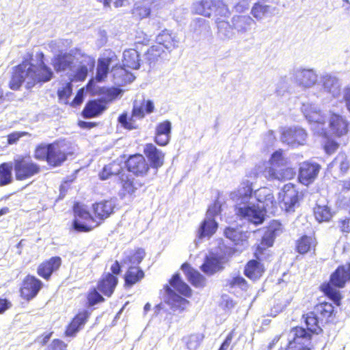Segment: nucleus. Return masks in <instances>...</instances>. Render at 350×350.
Instances as JSON below:
<instances>
[{
	"mask_svg": "<svg viewBox=\"0 0 350 350\" xmlns=\"http://www.w3.org/2000/svg\"><path fill=\"white\" fill-rule=\"evenodd\" d=\"M89 316L90 312L85 310L77 314L68 325L66 331V335L74 336L85 325Z\"/></svg>",
	"mask_w": 350,
	"mask_h": 350,
	"instance_id": "nucleus-33",
	"label": "nucleus"
},
{
	"mask_svg": "<svg viewBox=\"0 0 350 350\" xmlns=\"http://www.w3.org/2000/svg\"><path fill=\"white\" fill-rule=\"evenodd\" d=\"M181 269L193 286L201 288L205 286L206 279L199 271L193 269L187 263L183 264Z\"/></svg>",
	"mask_w": 350,
	"mask_h": 350,
	"instance_id": "nucleus-29",
	"label": "nucleus"
},
{
	"mask_svg": "<svg viewBox=\"0 0 350 350\" xmlns=\"http://www.w3.org/2000/svg\"><path fill=\"white\" fill-rule=\"evenodd\" d=\"M288 159L281 150L275 151L267 166L262 172L263 176L269 181H284L293 178L296 172L294 168L288 167Z\"/></svg>",
	"mask_w": 350,
	"mask_h": 350,
	"instance_id": "nucleus-2",
	"label": "nucleus"
},
{
	"mask_svg": "<svg viewBox=\"0 0 350 350\" xmlns=\"http://www.w3.org/2000/svg\"><path fill=\"white\" fill-rule=\"evenodd\" d=\"M27 89H31L38 83L48 82L53 77V72L46 66L42 60L38 65L27 64Z\"/></svg>",
	"mask_w": 350,
	"mask_h": 350,
	"instance_id": "nucleus-5",
	"label": "nucleus"
},
{
	"mask_svg": "<svg viewBox=\"0 0 350 350\" xmlns=\"http://www.w3.org/2000/svg\"><path fill=\"white\" fill-rule=\"evenodd\" d=\"M144 153L150 161L152 167L158 168L163 164L164 154L152 144L146 145Z\"/></svg>",
	"mask_w": 350,
	"mask_h": 350,
	"instance_id": "nucleus-27",
	"label": "nucleus"
},
{
	"mask_svg": "<svg viewBox=\"0 0 350 350\" xmlns=\"http://www.w3.org/2000/svg\"><path fill=\"white\" fill-rule=\"evenodd\" d=\"M314 214L319 222L328 221L332 217L330 209L326 205L321 206L317 204L314 208Z\"/></svg>",
	"mask_w": 350,
	"mask_h": 350,
	"instance_id": "nucleus-50",
	"label": "nucleus"
},
{
	"mask_svg": "<svg viewBox=\"0 0 350 350\" xmlns=\"http://www.w3.org/2000/svg\"><path fill=\"white\" fill-rule=\"evenodd\" d=\"M320 83L324 92L334 98L340 95L341 84L336 76L325 74L321 76Z\"/></svg>",
	"mask_w": 350,
	"mask_h": 350,
	"instance_id": "nucleus-19",
	"label": "nucleus"
},
{
	"mask_svg": "<svg viewBox=\"0 0 350 350\" xmlns=\"http://www.w3.org/2000/svg\"><path fill=\"white\" fill-rule=\"evenodd\" d=\"M221 204L217 200L207 210L206 217L202 222L198 234V240L205 237H211L217 230L218 224L215 220V216L221 212Z\"/></svg>",
	"mask_w": 350,
	"mask_h": 350,
	"instance_id": "nucleus-7",
	"label": "nucleus"
},
{
	"mask_svg": "<svg viewBox=\"0 0 350 350\" xmlns=\"http://www.w3.org/2000/svg\"><path fill=\"white\" fill-rule=\"evenodd\" d=\"M77 63H79V66L77 68L75 67L74 68L71 75L72 80L82 81L86 79L88 71L94 69L95 59L81 51V55H79V59Z\"/></svg>",
	"mask_w": 350,
	"mask_h": 350,
	"instance_id": "nucleus-13",
	"label": "nucleus"
},
{
	"mask_svg": "<svg viewBox=\"0 0 350 350\" xmlns=\"http://www.w3.org/2000/svg\"><path fill=\"white\" fill-rule=\"evenodd\" d=\"M172 124L165 120L159 123L156 128L155 142L159 146H166L170 141Z\"/></svg>",
	"mask_w": 350,
	"mask_h": 350,
	"instance_id": "nucleus-25",
	"label": "nucleus"
},
{
	"mask_svg": "<svg viewBox=\"0 0 350 350\" xmlns=\"http://www.w3.org/2000/svg\"><path fill=\"white\" fill-rule=\"evenodd\" d=\"M49 150L50 144L38 146L35 150V158L39 160H46L47 161Z\"/></svg>",
	"mask_w": 350,
	"mask_h": 350,
	"instance_id": "nucleus-55",
	"label": "nucleus"
},
{
	"mask_svg": "<svg viewBox=\"0 0 350 350\" xmlns=\"http://www.w3.org/2000/svg\"><path fill=\"white\" fill-rule=\"evenodd\" d=\"M290 89V85L288 84V79L286 77H281L276 85V93L278 95H282L284 92H288Z\"/></svg>",
	"mask_w": 350,
	"mask_h": 350,
	"instance_id": "nucleus-59",
	"label": "nucleus"
},
{
	"mask_svg": "<svg viewBox=\"0 0 350 350\" xmlns=\"http://www.w3.org/2000/svg\"><path fill=\"white\" fill-rule=\"evenodd\" d=\"M331 165L332 166H338L340 169V171L343 173H345L349 167V163L347 161V157L344 153L338 154L335 159L332 161Z\"/></svg>",
	"mask_w": 350,
	"mask_h": 350,
	"instance_id": "nucleus-53",
	"label": "nucleus"
},
{
	"mask_svg": "<svg viewBox=\"0 0 350 350\" xmlns=\"http://www.w3.org/2000/svg\"><path fill=\"white\" fill-rule=\"evenodd\" d=\"M319 317L317 316L314 311L308 312L306 315H304L307 329L310 332L318 333V331L321 330L320 323H321V321Z\"/></svg>",
	"mask_w": 350,
	"mask_h": 350,
	"instance_id": "nucleus-47",
	"label": "nucleus"
},
{
	"mask_svg": "<svg viewBox=\"0 0 350 350\" xmlns=\"http://www.w3.org/2000/svg\"><path fill=\"white\" fill-rule=\"evenodd\" d=\"M179 42L180 40L176 34L167 29L163 30L156 37V44L161 46L163 49H165L169 52L177 48Z\"/></svg>",
	"mask_w": 350,
	"mask_h": 350,
	"instance_id": "nucleus-18",
	"label": "nucleus"
},
{
	"mask_svg": "<svg viewBox=\"0 0 350 350\" xmlns=\"http://www.w3.org/2000/svg\"><path fill=\"white\" fill-rule=\"evenodd\" d=\"M163 54H165L164 49L161 46L154 44L149 48L145 53L144 60L150 66L156 62L159 57H161Z\"/></svg>",
	"mask_w": 350,
	"mask_h": 350,
	"instance_id": "nucleus-46",
	"label": "nucleus"
},
{
	"mask_svg": "<svg viewBox=\"0 0 350 350\" xmlns=\"http://www.w3.org/2000/svg\"><path fill=\"white\" fill-rule=\"evenodd\" d=\"M67 156L65 150L62 149L59 144H51L47 163L52 166L61 165L66 160Z\"/></svg>",
	"mask_w": 350,
	"mask_h": 350,
	"instance_id": "nucleus-24",
	"label": "nucleus"
},
{
	"mask_svg": "<svg viewBox=\"0 0 350 350\" xmlns=\"http://www.w3.org/2000/svg\"><path fill=\"white\" fill-rule=\"evenodd\" d=\"M282 192V208L286 212L294 211L295 207L299 205L301 196L299 191L295 189L294 185L288 183L284 186Z\"/></svg>",
	"mask_w": 350,
	"mask_h": 350,
	"instance_id": "nucleus-14",
	"label": "nucleus"
},
{
	"mask_svg": "<svg viewBox=\"0 0 350 350\" xmlns=\"http://www.w3.org/2000/svg\"><path fill=\"white\" fill-rule=\"evenodd\" d=\"M145 113L146 112L141 103L138 104L137 102L135 101L132 111L133 116L137 119L141 120L145 116Z\"/></svg>",
	"mask_w": 350,
	"mask_h": 350,
	"instance_id": "nucleus-61",
	"label": "nucleus"
},
{
	"mask_svg": "<svg viewBox=\"0 0 350 350\" xmlns=\"http://www.w3.org/2000/svg\"><path fill=\"white\" fill-rule=\"evenodd\" d=\"M301 111L306 120L312 124V129L314 132L319 135L325 136V117L322 114L318 107L310 103H304L301 107Z\"/></svg>",
	"mask_w": 350,
	"mask_h": 350,
	"instance_id": "nucleus-6",
	"label": "nucleus"
},
{
	"mask_svg": "<svg viewBox=\"0 0 350 350\" xmlns=\"http://www.w3.org/2000/svg\"><path fill=\"white\" fill-rule=\"evenodd\" d=\"M27 64H23L17 66L12 77L10 81V88L12 90H17L23 82L26 83L27 88Z\"/></svg>",
	"mask_w": 350,
	"mask_h": 350,
	"instance_id": "nucleus-28",
	"label": "nucleus"
},
{
	"mask_svg": "<svg viewBox=\"0 0 350 350\" xmlns=\"http://www.w3.org/2000/svg\"><path fill=\"white\" fill-rule=\"evenodd\" d=\"M144 277V271L137 266H129L125 274V283L127 286H133Z\"/></svg>",
	"mask_w": 350,
	"mask_h": 350,
	"instance_id": "nucleus-39",
	"label": "nucleus"
},
{
	"mask_svg": "<svg viewBox=\"0 0 350 350\" xmlns=\"http://www.w3.org/2000/svg\"><path fill=\"white\" fill-rule=\"evenodd\" d=\"M230 197L234 202L237 215L255 225L262 224L265 211L274 208L277 204L269 188L262 187L253 192L252 184L249 181L241 183L237 191L230 193Z\"/></svg>",
	"mask_w": 350,
	"mask_h": 350,
	"instance_id": "nucleus-1",
	"label": "nucleus"
},
{
	"mask_svg": "<svg viewBox=\"0 0 350 350\" xmlns=\"http://www.w3.org/2000/svg\"><path fill=\"white\" fill-rule=\"evenodd\" d=\"M232 23L234 29L240 34L248 32L255 24L254 20L247 15L235 16L232 18Z\"/></svg>",
	"mask_w": 350,
	"mask_h": 350,
	"instance_id": "nucleus-30",
	"label": "nucleus"
},
{
	"mask_svg": "<svg viewBox=\"0 0 350 350\" xmlns=\"http://www.w3.org/2000/svg\"><path fill=\"white\" fill-rule=\"evenodd\" d=\"M80 55H81L80 49L72 50L68 53L59 54L53 62L55 70L57 72L73 71Z\"/></svg>",
	"mask_w": 350,
	"mask_h": 350,
	"instance_id": "nucleus-10",
	"label": "nucleus"
},
{
	"mask_svg": "<svg viewBox=\"0 0 350 350\" xmlns=\"http://www.w3.org/2000/svg\"><path fill=\"white\" fill-rule=\"evenodd\" d=\"M111 62L112 59L111 57L100 58L98 59L96 74V80L98 82L103 81L107 77Z\"/></svg>",
	"mask_w": 350,
	"mask_h": 350,
	"instance_id": "nucleus-41",
	"label": "nucleus"
},
{
	"mask_svg": "<svg viewBox=\"0 0 350 350\" xmlns=\"http://www.w3.org/2000/svg\"><path fill=\"white\" fill-rule=\"evenodd\" d=\"M230 6L235 10L237 12H243L248 9L250 0H230ZM228 7L229 5H227Z\"/></svg>",
	"mask_w": 350,
	"mask_h": 350,
	"instance_id": "nucleus-56",
	"label": "nucleus"
},
{
	"mask_svg": "<svg viewBox=\"0 0 350 350\" xmlns=\"http://www.w3.org/2000/svg\"><path fill=\"white\" fill-rule=\"evenodd\" d=\"M317 163L304 162L301 164L299 171V180L301 183L308 185L316 179L320 170Z\"/></svg>",
	"mask_w": 350,
	"mask_h": 350,
	"instance_id": "nucleus-16",
	"label": "nucleus"
},
{
	"mask_svg": "<svg viewBox=\"0 0 350 350\" xmlns=\"http://www.w3.org/2000/svg\"><path fill=\"white\" fill-rule=\"evenodd\" d=\"M136 120H137L135 117L131 114V117H128L127 113H124L121 114L118 117V122L124 128L128 130H133L137 128V124L136 123Z\"/></svg>",
	"mask_w": 350,
	"mask_h": 350,
	"instance_id": "nucleus-51",
	"label": "nucleus"
},
{
	"mask_svg": "<svg viewBox=\"0 0 350 350\" xmlns=\"http://www.w3.org/2000/svg\"><path fill=\"white\" fill-rule=\"evenodd\" d=\"M350 281V263L339 266L330 276V282L321 286L322 291L336 305H340L341 295L336 288H343Z\"/></svg>",
	"mask_w": 350,
	"mask_h": 350,
	"instance_id": "nucleus-3",
	"label": "nucleus"
},
{
	"mask_svg": "<svg viewBox=\"0 0 350 350\" xmlns=\"http://www.w3.org/2000/svg\"><path fill=\"white\" fill-rule=\"evenodd\" d=\"M264 271L263 265L256 260H250L245 268V275L252 280L259 279L262 275Z\"/></svg>",
	"mask_w": 350,
	"mask_h": 350,
	"instance_id": "nucleus-37",
	"label": "nucleus"
},
{
	"mask_svg": "<svg viewBox=\"0 0 350 350\" xmlns=\"http://www.w3.org/2000/svg\"><path fill=\"white\" fill-rule=\"evenodd\" d=\"M118 284V278L110 273L103 275L98 284V289L105 295L110 297Z\"/></svg>",
	"mask_w": 350,
	"mask_h": 350,
	"instance_id": "nucleus-32",
	"label": "nucleus"
},
{
	"mask_svg": "<svg viewBox=\"0 0 350 350\" xmlns=\"http://www.w3.org/2000/svg\"><path fill=\"white\" fill-rule=\"evenodd\" d=\"M71 83H65L62 88L57 90V95L60 100H66L72 94Z\"/></svg>",
	"mask_w": 350,
	"mask_h": 350,
	"instance_id": "nucleus-57",
	"label": "nucleus"
},
{
	"mask_svg": "<svg viewBox=\"0 0 350 350\" xmlns=\"http://www.w3.org/2000/svg\"><path fill=\"white\" fill-rule=\"evenodd\" d=\"M307 134L301 128H288L283 131L281 141L293 147L303 145L306 141Z\"/></svg>",
	"mask_w": 350,
	"mask_h": 350,
	"instance_id": "nucleus-15",
	"label": "nucleus"
},
{
	"mask_svg": "<svg viewBox=\"0 0 350 350\" xmlns=\"http://www.w3.org/2000/svg\"><path fill=\"white\" fill-rule=\"evenodd\" d=\"M126 165L129 172L140 176L146 174L149 168L145 158L142 154L131 156L127 160Z\"/></svg>",
	"mask_w": 350,
	"mask_h": 350,
	"instance_id": "nucleus-21",
	"label": "nucleus"
},
{
	"mask_svg": "<svg viewBox=\"0 0 350 350\" xmlns=\"http://www.w3.org/2000/svg\"><path fill=\"white\" fill-rule=\"evenodd\" d=\"M15 176L18 180L29 178L40 172V166L29 157H18L14 160Z\"/></svg>",
	"mask_w": 350,
	"mask_h": 350,
	"instance_id": "nucleus-8",
	"label": "nucleus"
},
{
	"mask_svg": "<svg viewBox=\"0 0 350 350\" xmlns=\"http://www.w3.org/2000/svg\"><path fill=\"white\" fill-rule=\"evenodd\" d=\"M65 343L58 339L54 340L49 347V350H66Z\"/></svg>",
	"mask_w": 350,
	"mask_h": 350,
	"instance_id": "nucleus-64",
	"label": "nucleus"
},
{
	"mask_svg": "<svg viewBox=\"0 0 350 350\" xmlns=\"http://www.w3.org/2000/svg\"><path fill=\"white\" fill-rule=\"evenodd\" d=\"M224 234L228 239L233 241L236 245L239 244L240 242L245 241L243 239V234L238 229L227 228L225 230Z\"/></svg>",
	"mask_w": 350,
	"mask_h": 350,
	"instance_id": "nucleus-52",
	"label": "nucleus"
},
{
	"mask_svg": "<svg viewBox=\"0 0 350 350\" xmlns=\"http://www.w3.org/2000/svg\"><path fill=\"white\" fill-rule=\"evenodd\" d=\"M122 183L124 190L129 194L133 193L137 189V184L133 178L126 177V180L122 178Z\"/></svg>",
	"mask_w": 350,
	"mask_h": 350,
	"instance_id": "nucleus-60",
	"label": "nucleus"
},
{
	"mask_svg": "<svg viewBox=\"0 0 350 350\" xmlns=\"http://www.w3.org/2000/svg\"><path fill=\"white\" fill-rule=\"evenodd\" d=\"M59 257H53L49 260L42 263L38 268V273L44 279H49L52 273L57 270L61 265Z\"/></svg>",
	"mask_w": 350,
	"mask_h": 350,
	"instance_id": "nucleus-31",
	"label": "nucleus"
},
{
	"mask_svg": "<svg viewBox=\"0 0 350 350\" xmlns=\"http://www.w3.org/2000/svg\"><path fill=\"white\" fill-rule=\"evenodd\" d=\"M275 237L272 232L267 230L262 237L260 244L258 246V250L262 251L267 247L272 246Z\"/></svg>",
	"mask_w": 350,
	"mask_h": 350,
	"instance_id": "nucleus-54",
	"label": "nucleus"
},
{
	"mask_svg": "<svg viewBox=\"0 0 350 350\" xmlns=\"http://www.w3.org/2000/svg\"><path fill=\"white\" fill-rule=\"evenodd\" d=\"M329 126L332 134L336 137L345 135L349 131L348 121L338 114L334 113L331 116Z\"/></svg>",
	"mask_w": 350,
	"mask_h": 350,
	"instance_id": "nucleus-20",
	"label": "nucleus"
},
{
	"mask_svg": "<svg viewBox=\"0 0 350 350\" xmlns=\"http://www.w3.org/2000/svg\"><path fill=\"white\" fill-rule=\"evenodd\" d=\"M201 270L206 275H213L223 269L221 260L215 256H206Z\"/></svg>",
	"mask_w": 350,
	"mask_h": 350,
	"instance_id": "nucleus-34",
	"label": "nucleus"
},
{
	"mask_svg": "<svg viewBox=\"0 0 350 350\" xmlns=\"http://www.w3.org/2000/svg\"><path fill=\"white\" fill-rule=\"evenodd\" d=\"M74 212L77 217L85 221V223H81L77 219H75L73 222V228L77 231H90L99 224V222L94 221V218L88 211L78 204H76L74 206Z\"/></svg>",
	"mask_w": 350,
	"mask_h": 350,
	"instance_id": "nucleus-12",
	"label": "nucleus"
},
{
	"mask_svg": "<svg viewBox=\"0 0 350 350\" xmlns=\"http://www.w3.org/2000/svg\"><path fill=\"white\" fill-rule=\"evenodd\" d=\"M144 249L138 248L134 250L124 252L122 263L129 266H137L145 257Z\"/></svg>",
	"mask_w": 350,
	"mask_h": 350,
	"instance_id": "nucleus-35",
	"label": "nucleus"
},
{
	"mask_svg": "<svg viewBox=\"0 0 350 350\" xmlns=\"http://www.w3.org/2000/svg\"><path fill=\"white\" fill-rule=\"evenodd\" d=\"M42 282L34 276L28 275L23 280L21 295L26 299L35 297L42 288Z\"/></svg>",
	"mask_w": 350,
	"mask_h": 350,
	"instance_id": "nucleus-17",
	"label": "nucleus"
},
{
	"mask_svg": "<svg viewBox=\"0 0 350 350\" xmlns=\"http://www.w3.org/2000/svg\"><path fill=\"white\" fill-rule=\"evenodd\" d=\"M104 301V298L95 289L88 295V302L90 306H94Z\"/></svg>",
	"mask_w": 350,
	"mask_h": 350,
	"instance_id": "nucleus-62",
	"label": "nucleus"
},
{
	"mask_svg": "<svg viewBox=\"0 0 350 350\" xmlns=\"http://www.w3.org/2000/svg\"><path fill=\"white\" fill-rule=\"evenodd\" d=\"M314 311L319 317L322 323L323 321L327 322L332 317L334 313V306L330 303L323 302L317 305Z\"/></svg>",
	"mask_w": 350,
	"mask_h": 350,
	"instance_id": "nucleus-40",
	"label": "nucleus"
},
{
	"mask_svg": "<svg viewBox=\"0 0 350 350\" xmlns=\"http://www.w3.org/2000/svg\"><path fill=\"white\" fill-rule=\"evenodd\" d=\"M165 290L167 295L166 302L174 311H182L185 309L189 304L186 299L177 295L168 286H165Z\"/></svg>",
	"mask_w": 350,
	"mask_h": 350,
	"instance_id": "nucleus-26",
	"label": "nucleus"
},
{
	"mask_svg": "<svg viewBox=\"0 0 350 350\" xmlns=\"http://www.w3.org/2000/svg\"><path fill=\"white\" fill-rule=\"evenodd\" d=\"M251 14L256 20L261 21L265 17H271L278 14V9L276 7L258 2L252 8Z\"/></svg>",
	"mask_w": 350,
	"mask_h": 350,
	"instance_id": "nucleus-23",
	"label": "nucleus"
},
{
	"mask_svg": "<svg viewBox=\"0 0 350 350\" xmlns=\"http://www.w3.org/2000/svg\"><path fill=\"white\" fill-rule=\"evenodd\" d=\"M122 66L117 68L121 72H126V68L131 69H138L140 66V59H139V53L135 49L125 50L123 53ZM116 68L113 67L112 72H115Z\"/></svg>",
	"mask_w": 350,
	"mask_h": 350,
	"instance_id": "nucleus-22",
	"label": "nucleus"
},
{
	"mask_svg": "<svg viewBox=\"0 0 350 350\" xmlns=\"http://www.w3.org/2000/svg\"><path fill=\"white\" fill-rule=\"evenodd\" d=\"M12 163H3L0 165V186H5L11 183L12 180Z\"/></svg>",
	"mask_w": 350,
	"mask_h": 350,
	"instance_id": "nucleus-48",
	"label": "nucleus"
},
{
	"mask_svg": "<svg viewBox=\"0 0 350 350\" xmlns=\"http://www.w3.org/2000/svg\"><path fill=\"white\" fill-rule=\"evenodd\" d=\"M267 231L277 236L282 232V224L278 221L274 220L271 223Z\"/></svg>",
	"mask_w": 350,
	"mask_h": 350,
	"instance_id": "nucleus-63",
	"label": "nucleus"
},
{
	"mask_svg": "<svg viewBox=\"0 0 350 350\" xmlns=\"http://www.w3.org/2000/svg\"><path fill=\"white\" fill-rule=\"evenodd\" d=\"M122 167L118 163L113 162L105 165L100 172L99 176L101 180H107L111 176L117 175L120 173Z\"/></svg>",
	"mask_w": 350,
	"mask_h": 350,
	"instance_id": "nucleus-49",
	"label": "nucleus"
},
{
	"mask_svg": "<svg viewBox=\"0 0 350 350\" xmlns=\"http://www.w3.org/2000/svg\"><path fill=\"white\" fill-rule=\"evenodd\" d=\"M105 110L103 104L96 100L90 101L87 104L83 111L84 118H90L96 117Z\"/></svg>",
	"mask_w": 350,
	"mask_h": 350,
	"instance_id": "nucleus-45",
	"label": "nucleus"
},
{
	"mask_svg": "<svg viewBox=\"0 0 350 350\" xmlns=\"http://www.w3.org/2000/svg\"><path fill=\"white\" fill-rule=\"evenodd\" d=\"M215 21L217 23V34L221 40H230L234 37V33L228 22L224 20L219 21L217 17Z\"/></svg>",
	"mask_w": 350,
	"mask_h": 350,
	"instance_id": "nucleus-42",
	"label": "nucleus"
},
{
	"mask_svg": "<svg viewBox=\"0 0 350 350\" xmlns=\"http://www.w3.org/2000/svg\"><path fill=\"white\" fill-rule=\"evenodd\" d=\"M316 239L312 237L304 235L297 241V250L301 254H304L314 248Z\"/></svg>",
	"mask_w": 350,
	"mask_h": 350,
	"instance_id": "nucleus-43",
	"label": "nucleus"
},
{
	"mask_svg": "<svg viewBox=\"0 0 350 350\" xmlns=\"http://www.w3.org/2000/svg\"><path fill=\"white\" fill-rule=\"evenodd\" d=\"M115 204L112 200H105L93 205L95 215L100 220L107 218L113 211Z\"/></svg>",
	"mask_w": 350,
	"mask_h": 350,
	"instance_id": "nucleus-36",
	"label": "nucleus"
},
{
	"mask_svg": "<svg viewBox=\"0 0 350 350\" xmlns=\"http://www.w3.org/2000/svg\"><path fill=\"white\" fill-rule=\"evenodd\" d=\"M152 0H143V2L135 3L132 10L133 16L137 19H143L149 16L150 14V5L155 6V3H152Z\"/></svg>",
	"mask_w": 350,
	"mask_h": 350,
	"instance_id": "nucleus-38",
	"label": "nucleus"
},
{
	"mask_svg": "<svg viewBox=\"0 0 350 350\" xmlns=\"http://www.w3.org/2000/svg\"><path fill=\"white\" fill-rule=\"evenodd\" d=\"M291 80L304 89L313 87L318 81V75L313 69L297 68L292 74Z\"/></svg>",
	"mask_w": 350,
	"mask_h": 350,
	"instance_id": "nucleus-11",
	"label": "nucleus"
},
{
	"mask_svg": "<svg viewBox=\"0 0 350 350\" xmlns=\"http://www.w3.org/2000/svg\"><path fill=\"white\" fill-rule=\"evenodd\" d=\"M310 338L311 334L303 327L291 329L288 334L286 350H310L308 345Z\"/></svg>",
	"mask_w": 350,
	"mask_h": 350,
	"instance_id": "nucleus-9",
	"label": "nucleus"
},
{
	"mask_svg": "<svg viewBox=\"0 0 350 350\" xmlns=\"http://www.w3.org/2000/svg\"><path fill=\"white\" fill-rule=\"evenodd\" d=\"M170 285L182 295L189 297L191 295V288L184 282L178 273H175L170 280Z\"/></svg>",
	"mask_w": 350,
	"mask_h": 350,
	"instance_id": "nucleus-44",
	"label": "nucleus"
},
{
	"mask_svg": "<svg viewBox=\"0 0 350 350\" xmlns=\"http://www.w3.org/2000/svg\"><path fill=\"white\" fill-rule=\"evenodd\" d=\"M228 284L230 287H239L241 289L247 288L246 280L239 275L232 277V278L228 280Z\"/></svg>",
	"mask_w": 350,
	"mask_h": 350,
	"instance_id": "nucleus-58",
	"label": "nucleus"
},
{
	"mask_svg": "<svg viewBox=\"0 0 350 350\" xmlns=\"http://www.w3.org/2000/svg\"><path fill=\"white\" fill-rule=\"evenodd\" d=\"M192 10L196 14L206 17L214 16L228 17L230 14L229 8L221 0H201L195 2Z\"/></svg>",
	"mask_w": 350,
	"mask_h": 350,
	"instance_id": "nucleus-4",
	"label": "nucleus"
}]
</instances>
